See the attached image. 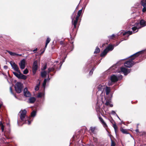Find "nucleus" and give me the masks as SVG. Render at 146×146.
<instances>
[{"mask_svg":"<svg viewBox=\"0 0 146 146\" xmlns=\"http://www.w3.org/2000/svg\"><path fill=\"white\" fill-rule=\"evenodd\" d=\"M143 52V51H139L130 56L128 60L124 63L125 66L129 68L132 67L135 64L133 60L135 59L136 57L139 56Z\"/></svg>","mask_w":146,"mask_h":146,"instance_id":"nucleus-1","label":"nucleus"},{"mask_svg":"<svg viewBox=\"0 0 146 146\" xmlns=\"http://www.w3.org/2000/svg\"><path fill=\"white\" fill-rule=\"evenodd\" d=\"M132 26H134L132 28L133 32L135 33L137 32L138 31V29L145 26L146 25V21H145L143 20H141L140 22V24L138 23H136L135 25H133L132 24L131 25Z\"/></svg>","mask_w":146,"mask_h":146,"instance_id":"nucleus-2","label":"nucleus"},{"mask_svg":"<svg viewBox=\"0 0 146 146\" xmlns=\"http://www.w3.org/2000/svg\"><path fill=\"white\" fill-rule=\"evenodd\" d=\"M121 75L119 74L118 75H113L111 76V82H109L108 83V85L109 86L111 85L112 82H117L119 79H121L122 77Z\"/></svg>","mask_w":146,"mask_h":146,"instance_id":"nucleus-3","label":"nucleus"},{"mask_svg":"<svg viewBox=\"0 0 146 146\" xmlns=\"http://www.w3.org/2000/svg\"><path fill=\"white\" fill-rule=\"evenodd\" d=\"M114 48V46L111 45H109L101 53L100 55L101 57L104 56L108 53L109 51L112 50Z\"/></svg>","mask_w":146,"mask_h":146,"instance_id":"nucleus-4","label":"nucleus"},{"mask_svg":"<svg viewBox=\"0 0 146 146\" xmlns=\"http://www.w3.org/2000/svg\"><path fill=\"white\" fill-rule=\"evenodd\" d=\"M23 88V84L20 82H17L15 84V89L17 93H21L22 91Z\"/></svg>","mask_w":146,"mask_h":146,"instance_id":"nucleus-5","label":"nucleus"},{"mask_svg":"<svg viewBox=\"0 0 146 146\" xmlns=\"http://www.w3.org/2000/svg\"><path fill=\"white\" fill-rule=\"evenodd\" d=\"M120 72H123L125 75H127L130 72V70L128 69L123 66L121 68Z\"/></svg>","mask_w":146,"mask_h":146,"instance_id":"nucleus-6","label":"nucleus"},{"mask_svg":"<svg viewBox=\"0 0 146 146\" xmlns=\"http://www.w3.org/2000/svg\"><path fill=\"white\" fill-rule=\"evenodd\" d=\"M26 64V61L25 59H23L21 60L19 64L21 69H24Z\"/></svg>","mask_w":146,"mask_h":146,"instance_id":"nucleus-7","label":"nucleus"},{"mask_svg":"<svg viewBox=\"0 0 146 146\" xmlns=\"http://www.w3.org/2000/svg\"><path fill=\"white\" fill-rule=\"evenodd\" d=\"M10 64L15 70L17 71V72H19V70L18 66L13 61L10 62Z\"/></svg>","mask_w":146,"mask_h":146,"instance_id":"nucleus-8","label":"nucleus"},{"mask_svg":"<svg viewBox=\"0 0 146 146\" xmlns=\"http://www.w3.org/2000/svg\"><path fill=\"white\" fill-rule=\"evenodd\" d=\"M21 113L20 118L22 121H23L25 117L27 111L25 110H21L20 111Z\"/></svg>","mask_w":146,"mask_h":146,"instance_id":"nucleus-9","label":"nucleus"},{"mask_svg":"<svg viewBox=\"0 0 146 146\" xmlns=\"http://www.w3.org/2000/svg\"><path fill=\"white\" fill-rule=\"evenodd\" d=\"M38 67L37 61H35L33 63V72L34 74L35 73L36 71L37 70Z\"/></svg>","mask_w":146,"mask_h":146,"instance_id":"nucleus-10","label":"nucleus"},{"mask_svg":"<svg viewBox=\"0 0 146 146\" xmlns=\"http://www.w3.org/2000/svg\"><path fill=\"white\" fill-rule=\"evenodd\" d=\"M141 4L143 7L142 9V11L143 12H145L146 11V0H142L141 1Z\"/></svg>","mask_w":146,"mask_h":146,"instance_id":"nucleus-11","label":"nucleus"},{"mask_svg":"<svg viewBox=\"0 0 146 146\" xmlns=\"http://www.w3.org/2000/svg\"><path fill=\"white\" fill-rule=\"evenodd\" d=\"M24 94L25 96L26 97H29L31 96V94L28 91L27 88H25L24 89Z\"/></svg>","mask_w":146,"mask_h":146,"instance_id":"nucleus-12","label":"nucleus"},{"mask_svg":"<svg viewBox=\"0 0 146 146\" xmlns=\"http://www.w3.org/2000/svg\"><path fill=\"white\" fill-rule=\"evenodd\" d=\"M103 104V102L102 101L98 100L97 102V103L96 104V111H98L99 110L100 108L102 106V104Z\"/></svg>","mask_w":146,"mask_h":146,"instance_id":"nucleus-13","label":"nucleus"},{"mask_svg":"<svg viewBox=\"0 0 146 146\" xmlns=\"http://www.w3.org/2000/svg\"><path fill=\"white\" fill-rule=\"evenodd\" d=\"M99 119L100 120V121H101L102 124L103 126L105 128L106 127H107V125L106 123L104 122L102 117L100 116L99 117Z\"/></svg>","mask_w":146,"mask_h":146,"instance_id":"nucleus-14","label":"nucleus"},{"mask_svg":"<svg viewBox=\"0 0 146 146\" xmlns=\"http://www.w3.org/2000/svg\"><path fill=\"white\" fill-rule=\"evenodd\" d=\"M78 18V17H76L75 20L73 21V19H72V24L74 25L75 28L76 27V26L77 24Z\"/></svg>","mask_w":146,"mask_h":146,"instance_id":"nucleus-15","label":"nucleus"},{"mask_svg":"<svg viewBox=\"0 0 146 146\" xmlns=\"http://www.w3.org/2000/svg\"><path fill=\"white\" fill-rule=\"evenodd\" d=\"M104 87H105L103 86H102L101 85H99L98 88V91H101V93H102Z\"/></svg>","mask_w":146,"mask_h":146,"instance_id":"nucleus-16","label":"nucleus"},{"mask_svg":"<svg viewBox=\"0 0 146 146\" xmlns=\"http://www.w3.org/2000/svg\"><path fill=\"white\" fill-rule=\"evenodd\" d=\"M7 52L11 56H21V54H17L15 52H12L9 51H7Z\"/></svg>","mask_w":146,"mask_h":146,"instance_id":"nucleus-17","label":"nucleus"},{"mask_svg":"<svg viewBox=\"0 0 146 146\" xmlns=\"http://www.w3.org/2000/svg\"><path fill=\"white\" fill-rule=\"evenodd\" d=\"M98 131V129L96 127H92V133L94 134H96Z\"/></svg>","mask_w":146,"mask_h":146,"instance_id":"nucleus-18","label":"nucleus"},{"mask_svg":"<svg viewBox=\"0 0 146 146\" xmlns=\"http://www.w3.org/2000/svg\"><path fill=\"white\" fill-rule=\"evenodd\" d=\"M27 78V77L26 76L23 75L20 72L19 78L25 80Z\"/></svg>","mask_w":146,"mask_h":146,"instance_id":"nucleus-19","label":"nucleus"},{"mask_svg":"<svg viewBox=\"0 0 146 146\" xmlns=\"http://www.w3.org/2000/svg\"><path fill=\"white\" fill-rule=\"evenodd\" d=\"M132 32L131 31H128L125 32L123 33V35H125L129 36V35L132 34Z\"/></svg>","mask_w":146,"mask_h":146,"instance_id":"nucleus-20","label":"nucleus"},{"mask_svg":"<svg viewBox=\"0 0 146 146\" xmlns=\"http://www.w3.org/2000/svg\"><path fill=\"white\" fill-rule=\"evenodd\" d=\"M36 100V99L35 98L32 97L31 98L29 99V103H34Z\"/></svg>","mask_w":146,"mask_h":146,"instance_id":"nucleus-21","label":"nucleus"},{"mask_svg":"<svg viewBox=\"0 0 146 146\" xmlns=\"http://www.w3.org/2000/svg\"><path fill=\"white\" fill-rule=\"evenodd\" d=\"M105 104L106 106H110L111 107H112L113 106V104H111V101L110 100L106 101Z\"/></svg>","mask_w":146,"mask_h":146,"instance_id":"nucleus-22","label":"nucleus"},{"mask_svg":"<svg viewBox=\"0 0 146 146\" xmlns=\"http://www.w3.org/2000/svg\"><path fill=\"white\" fill-rule=\"evenodd\" d=\"M106 94L107 95H108L110 91V88L109 87H106Z\"/></svg>","mask_w":146,"mask_h":146,"instance_id":"nucleus-23","label":"nucleus"},{"mask_svg":"<svg viewBox=\"0 0 146 146\" xmlns=\"http://www.w3.org/2000/svg\"><path fill=\"white\" fill-rule=\"evenodd\" d=\"M13 73L15 76H16L18 78H19L20 74V71L19 72H17V73L15 72H13Z\"/></svg>","mask_w":146,"mask_h":146,"instance_id":"nucleus-24","label":"nucleus"},{"mask_svg":"<svg viewBox=\"0 0 146 146\" xmlns=\"http://www.w3.org/2000/svg\"><path fill=\"white\" fill-rule=\"evenodd\" d=\"M100 49L98 47H96L95 49V51H94V54L98 53L100 52Z\"/></svg>","mask_w":146,"mask_h":146,"instance_id":"nucleus-25","label":"nucleus"},{"mask_svg":"<svg viewBox=\"0 0 146 146\" xmlns=\"http://www.w3.org/2000/svg\"><path fill=\"white\" fill-rule=\"evenodd\" d=\"M121 131L123 133L127 134V131L126 129H124L122 128H121Z\"/></svg>","mask_w":146,"mask_h":146,"instance_id":"nucleus-26","label":"nucleus"},{"mask_svg":"<svg viewBox=\"0 0 146 146\" xmlns=\"http://www.w3.org/2000/svg\"><path fill=\"white\" fill-rule=\"evenodd\" d=\"M47 72L46 71L42 72L41 73V76L42 77H45L46 75Z\"/></svg>","mask_w":146,"mask_h":146,"instance_id":"nucleus-27","label":"nucleus"},{"mask_svg":"<svg viewBox=\"0 0 146 146\" xmlns=\"http://www.w3.org/2000/svg\"><path fill=\"white\" fill-rule=\"evenodd\" d=\"M50 39L49 38H47V39L46 40V44H45V48H46L48 44L50 42Z\"/></svg>","mask_w":146,"mask_h":146,"instance_id":"nucleus-28","label":"nucleus"},{"mask_svg":"<svg viewBox=\"0 0 146 146\" xmlns=\"http://www.w3.org/2000/svg\"><path fill=\"white\" fill-rule=\"evenodd\" d=\"M113 127L114 129L115 132L116 133H117V126L115 124H114L113 125Z\"/></svg>","mask_w":146,"mask_h":146,"instance_id":"nucleus-29","label":"nucleus"},{"mask_svg":"<svg viewBox=\"0 0 146 146\" xmlns=\"http://www.w3.org/2000/svg\"><path fill=\"white\" fill-rule=\"evenodd\" d=\"M44 95V94L43 93H39L37 96V97L40 98L43 96Z\"/></svg>","mask_w":146,"mask_h":146,"instance_id":"nucleus-30","label":"nucleus"},{"mask_svg":"<svg viewBox=\"0 0 146 146\" xmlns=\"http://www.w3.org/2000/svg\"><path fill=\"white\" fill-rule=\"evenodd\" d=\"M0 126H1V129L2 131H4V125L3 124L2 122L1 121L0 122Z\"/></svg>","mask_w":146,"mask_h":146,"instance_id":"nucleus-31","label":"nucleus"},{"mask_svg":"<svg viewBox=\"0 0 146 146\" xmlns=\"http://www.w3.org/2000/svg\"><path fill=\"white\" fill-rule=\"evenodd\" d=\"M54 70V68L53 67L50 68L48 69V72L49 73L51 71H53Z\"/></svg>","mask_w":146,"mask_h":146,"instance_id":"nucleus-32","label":"nucleus"},{"mask_svg":"<svg viewBox=\"0 0 146 146\" xmlns=\"http://www.w3.org/2000/svg\"><path fill=\"white\" fill-rule=\"evenodd\" d=\"M115 35L114 34H112L111 36H108V38L110 39H113Z\"/></svg>","mask_w":146,"mask_h":146,"instance_id":"nucleus-33","label":"nucleus"},{"mask_svg":"<svg viewBox=\"0 0 146 146\" xmlns=\"http://www.w3.org/2000/svg\"><path fill=\"white\" fill-rule=\"evenodd\" d=\"M39 84H40V83H39V84L37 85L35 87V89L36 91H37L39 90Z\"/></svg>","mask_w":146,"mask_h":146,"instance_id":"nucleus-34","label":"nucleus"},{"mask_svg":"<svg viewBox=\"0 0 146 146\" xmlns=\"http://www.w3.org/2000/svg\"><path fill=\"white\" fill-rule=\"evenodd\" d=\"M82 9H81L78 11V16H77V17H79L80 16L82 12Z\"/></svg>","mask_w":146,"mask_h":146,"instance_id":"nucleus-35","label":"nucleus"},{"mask_svg":"<svg viewBox=\"0 0 146 146\" xmlns=\"http://www.w3.org/2000/svg\"><path fill=\"white\" fill-rule=\"evenodd\" d=\"M36 114V112L35 111H33L31 113V116L32 117H34Z\"/></svg>","mask_w":146,"mask_h":146,"instance_id":"nucleus-36","label":"nucleus"},{"mask_svg":"<svg viewBox=\"0 0 146 146\" xmlns=\"http://www.w3.org/2000/svg\"><path fill=\"white\" fill-rule=\"evenodd\" d=\"M28 73V71L27 69H26L23 72V73L24 74H27Z\"/></svg>","mask_w":146,"mask_h":146,"instance_id":"nucleus-37","label":"nucleus"},{"mask_svg":"<svg viewBox=\"0 0 146 146\" xmlns=\"http://www.w3.org/2000/svg\"><path fill=\"white\" fill-rule=\"evenodd\" d=\"M46 81H47V80L46 79H45L44 80V82L43 84V86L44 87H45V86L46 85Z\"/></svg>","mask_w":146,"mask_h":146,"instance_id":"nucleus-38","label":"nucleus"},{"mask_svg":"<svg viewBox=\"0 0 146 146\" xmlns=\"http://www.w3.org/2000/svg\"><path fill=\"white\" fill-rule=\"evenodd\" d=\"M115 144L114 141L113 140H111V143L110 146H115Z\"/></svg>","mask_w":146,"mask_h":146,"instance_id":"nucleus-39","label":"nucleus"},{"mask_svg":"<svg viewBox=\"0 0 146 146\" xmlns=\"http://www.w3.org/2000/svg\"><path fill=\"white\" fill-rule=\"evenodd\" d=\"M93 140L96 143H97L98 141V139L97 138L95 137H93Z\"/></svg>","mask_w":146,"mask_h":146,"instance_id":"nucleus-40","label":"nucleus"},{"mask_svg":"<svg viewBox=\"0 0 146 146\" xmlns=\"http://www.w3.org/2000/svg\"><path fill=\"white\" fill-rule=\"evenodd\" d=\"M111 114L113 115H116L117 114L114 111H112L111 112Z\"/></svg>","mask_w":146,"mask_h":146,"instance_id":"nucleus-41","label":"nucleus"},{"mask_svg":"<svg viewBox=\"0 0 146 146\" xmlns=\"http://www.w3.org/2000/svg\"><path fill=\"white\" fill-rule=\"evenodd\" d=\"M46 66L45 65L42 68V70H44L46 69Z\"/></svg>","mask_w":146,"mask_h":146,"instance_id":"nucleus-42","label":"nucleus"},{"mask_svg":"<svg viewBox=\"0 0 146 146\" xmlns=\"http://www.w3.org/2000/svg\"><path fill=\"white\" fill-rule=\"evenodd\" d=\"M26 123H27V122H26ZM30 123H31V122L29 121V120H28V121H27V123L28 124V125H29L30 124Z\"/></svg>","mask_w":146,"mask_h":146,"instance_id":"nucleus-43","label":"nucleus"},{"mask_svg":"<svg viewBox=\"0 0 146 146\" xmlns=\"http://www.w3.org/2000/svg\"><path fill=\"white\" fill-rule=\"evenodd\" d=\"M4 68L5 69H6L7 68V66H4Z\"/></svg>","mask_w":146,"mask_h":146,"instance_id":"nucleus-44","label":"nucleus"},{"mask_svg":"<svg viewBox=\"0 0 146 146\" xmlns=\"http://www.w3.org/2000/svg\"><path fill=\"white\" fill-rule=\"evenodd\" d=\"M37 50V48H36L34 50H33V51H36Z\"/></svg>","mask_w":146,"mask_h":146,"instance_id":"nucleus-45","label":"nucleus"},{"mask_svg":"<svg viewBox=\"0 0 146 146\" xmlns=\"http://www.w3.org/2000/svg\"><path fill=\"white\" fill-rule=\"evenodd\" d=\"M10 90L11 91V92H12V88L11 87H10Z\"/></svg>","mask_w":146,"mask_h":146,"instance_id":"nucleus-46","label":"nucleus"},{"mask_svg":"<svg viewBox=\"0 0 146 146\" xmlns=\"http://www.w3.org/2000/svg\"><path fill=\"white\" fill-rule=\"evenodd\" d=\"M135 131L137 132H138V129H137Z\"/></svg>","mask_w":146,"mask_h":146,"instance_id":"nucleus-47","label":"nucleus"},{"mask_svg":"<svg viewBox=\"0 0 146 146\" xmlns=\"http://www.w3.org/2000/svg\"><path fill=\"white\" fill-rule=\"evenodd\" d=\"M116 115L117 116V117L120 120V118H119V117H118V116L117 115V114Z\"/></svg>","mask_w":146,"mask_h":146,"instance_id":"nucleus-48","label":"nucleus"},{"mask_svg":"<svg viewBox=\"0 0 146 146\" xmlns=\"http://www.w3.org/2000/svg\"><path fill=\"white\" fill-rule=\"evenodd\" d=\"M1 106H2V104H0V108H1Z\"/></svg>","mask_w":146,"mask_h":146,"instance_id":"nucleus-49","label":"nucleus"},{"mask_svg":"<svg viewBox=\"0 0 146 146\" xmlns=\"http://www.w3.org/2000/svg\"><path fill=\"white\" fill-rule=\"evenodd\" d=\"M125 60V59H122L121 61H122V60Z\"/></svg>","mask_w":146,"mask_h":146,"instance_id":"nucleus-50","label":"nucleus"},{"mask_svg":"<svg viewBox=\"0 0 146 146\" xmlns=\"http://www.w3.org/2000/svg\"><path fill=\"white\" fill-rule=\"evenodd\" d=\"M113 67H114V66H113V67L111 68L112 69V68H113V69H114V68H113Z\"/></svg>","mask_w":146,"mask_h":146,"instance_id":"nucleus-51","label":"nucleus"},{"mask_svg":"<svg viewBox=\"0 0 146 146\" xmlns=\"http://www.w3.org/2000/svg\"><path fill=\"white\" fill-rule=\"evenodd\" d=\"M120 61L118 63H120Z\"/></svg>","mask_w":146,"mask_h":146,"instance_id":"nucleus-52","label":"nucleus"}]
</instances>
